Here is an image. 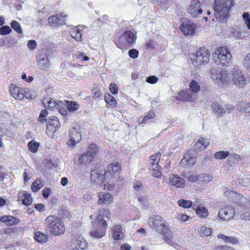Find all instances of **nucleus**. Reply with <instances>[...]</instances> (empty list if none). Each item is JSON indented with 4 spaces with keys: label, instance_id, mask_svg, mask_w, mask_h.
<instances>
[{
    "label": "nucleus",
    "instance_id": "1",
    "mask_svg": "<svg viewBox=\"0 0 250 250\" xmlns=\"http://www.w3.org/2000/svg\"><path fill=\"white\" fill-rule=\"evenodd\" d=\"M121 169V165L118 162L110 164L106 171L103 167H95L91 171V182L93 184L101 186L104 181L109 180L113 176L119 175Z\"/></svg>",
    "mask_w": 250,
    "mask_h": 250
},
{
    "label": "nucleus",
    "instance_id": "30",
    "mask_svg": "<svg viewBox=\"0 0 250 250\" xmlns=\"http://www.w3.org/2000/svg\"><path fill=\"white\" fill-rule=\"evenodd\" d=\"M124 37L128 44H132L135 42L136 38L131 31H125L124 34Z\"/></svg>",
    "mask_w": 250,
    "mask_h": 250
},
{
    "label": "nucleus",
    "instance_id": "9",
    "mask_svg": "<svg viewBox=\"0 0 250 250\" xmlns=\"http://www.w3.org/2000/svg\"><path fill=\"white\" fill-rule=\"evenodd\" d=\"M69 140L67 143V145L71 148H73L82 139V135L80 129L79 127H72L69 132Z\"/></svg>",
    "mask_w": 250,
    "mask_h": 250
},
{
    "label": "nucleus",
    "instance_id": "33",
    "mask_svg": "<svg viewBox=\"0 0 250 250\" xmlns=\"http://www.w3.org/2000/svg\"><path fill=\"white\" fill-rule=\"evenodd\" d=\"M43 103L45 106H47L49 108H54L56 107L58 108L59 107V105L58 103H57L55 100L52 99H45L43 101Z\"/></svg>",
    "mask_w": 250,
    "mask_h": 250
},
{
    "label": "nucleus",
    "instance_id": "4",
    "mask_svg": "<svg viewBox=\"0 0 250 250\" xmlns=\"http://www.w3.org/2000/svg\"><path fill=\"white\" fill-rule=\"evenodd\" d=\"M210 58V54L208 49L201 47L197 50L195 54L192 58L193 64L196 67L200 68L207 64Z\"/></svg>",
    "mask_w": 250,
    "mask_h": 250
},
{
    "label": "nucleus",
    "instance_id": "28",
    "mask_svg": "<svg viewBox=\"0 0 250 250\" xmlns=\"http://www.w3.org/2000/svg\"><path fill=\"white\" fill-rule=\"evenodd\" d=\"M224 195L226 197H227L228 199L232 200L235 203H236L238 200L240 194L233 191L228 190L225 191Z\"/></svg>",
    "mask_w": 250,
    "mask_h": 250
},
{
    "label": "nucleus",
    "instance_id": "55",
    "mask_svg": "<svg viewBox=\"0 0 250 250\" xmlns=\"http://www.w3.org/2000/svg\"><path fill=\"white\" fill-rule=\"evenodd\" d=\"M160 167L159 165V167L157 168H153L150 167V168L152 171V175L156 178H158L161 176V172L159 171Z\"/></svg>",
    "mask_w": 250,
    "mask_h": 250
},
{
    "label": "nucleus",
    "instance_id": "5",
    "mask_svg": "<svg viewBox=\"0 0 250 250\" xmlns=\"http://www.w3.org/2000/svg\"><path fill=\"white\" fill-rule=\"evenodd\" d=\"M211 71L212 79L220 87H222L225 83L231 81V75H229L226 71H222L218 67L213 66Z\"/></svg>",
    "mask_w": 250,
    "mask_h": 250
},
{
    "label": "nucleus",
    "instance_id": "18",
    "mask_svg": "<svg viewBox=\"0 0 250 250\" xmlns=\"http://www.w3.org/2000/svg\"><path fill=\"white\" fill-rule=\"evenodd\" d=\"M111 233L114 240H122L125 236L123 227L120 225H117L113 227L111 230Z\"/></svg>",
    "mask_w": 250,
    "mask_h": 250
},
{
    "label": "nucleus",
    "instance_id": "44",
    "mask_svg": "<svg viewBox=\"0 0 250 250\" xmlns=\"http://www.w3.org/2000/svg\"><path fill=\"white\" fill-rule=\"evenodd\" d=\"M48 23L51 26H56L59 24L58 19H57V15H53L50 16L48 19Z\"/></svg>",
    "mask_w": 250,
    "mask_h": 250
},
{
    "label": "nucleus",
    "instance_id": "31",
    "mask_svg": "<svg viewBox=\"0 0 250 250\" xmlns=\"http://www.w3.org/2000/svg\"><path fill=\"white\" fill-rule=\"evenodd\" d=\"M189 91L193 93H198L201 89L200 85L198 83L192 80L189 85Z\"/></svg>",
    "mask_w": 250,
    "mask_h": 250
},
{
    "label": "nucleus",
    "instance_id": "39",
    "mask_svg": "<svg viewBox=\"0 0 250 250\" xmlns=\"http://www.w3.org/2000/svg\"><path fill=\"white\" fill-rule=\"evenodd\" d=\"M99 151V147L95 144H91L88 147L87 153L93 156V158Z\"/></svg>",
    "mask_w": 250,
    "mask_h": 250
},
{
    "label": "nucleus",
    "instance_id": "15",
    "mask_svg": "<svg viewBox=\"0 0 250 250\" xmlns=\"http://www.w3.org/2000/svg\"><path fill=\"white\" fill-rule=\"evenodd\" d=\"M10 92L12 96L16 100H21L24 97V91L16 84H12L10 86Z\"/></svg>",
    "mask_w": 250,
    "mask_h": 250
},
{
    "label": "nucleus",
    "instance_id": "51",
    "mask_svg": "<svg viewBox=\"0 0 250 250\" xmlns=\"http://www.w3.org/2000/svg\"><path fill=\"white\" fill-rule=\"evenodd\" d=\"M248 202L249 200H248L245 197L240 194L238 200L237 201L236 203L241 206H244Z\"/></svg>",
    "mask_w": 250,
    "mask_h": 250
},
{
    "label": "nucleus",
    "instance_id": "16",
    "mask_svg": "<svg viewBox=\"0 0 250 250\" xmlns=\"http://www.w3.org/2000/svg\"><path fill=\"white\" fill-rule=\"evenodd\" d=\"M47 121L46 130L47 132H52L54 133L59 128L60 123L56 117L53 118H48L45 120Z\"/></svg>",
    "mask_w": 250,
    "mask_h": 250
},
{
    "label": "nucleus",
    "instance_id": "59",
    "mask_svg": "<svg viewBox=\"0 0 250 250\" xmlns=\"http://www.w3.org/2000/svg\"><path fill=\"white\" fill-rule=\"evenodd\" d=\"M155 116L154 113L153 112H148L147 115H146L142 120L143 122H145L146 124L147 123V121L149 119H153Z\"/></svg>",
    "mask_w": 250,
    "mask_h": 250
},
{
    "label": "nucleus",
    "instance_id": "42",
    "mask_svg": "<svg viewBox=\"0 0 250 250\" xmlns=\"http://www.w3.org/2000/svg\"><path fill=\"white\" fill-rule=\"evenodd\" d=\"M146 50H153L155 48V41L152 39H149L146 41L144 46Z\"/></svg>",
    "mask_w": 250,
    "mask_h": 250
},
{
    "label": "nucleus",
    "instance_id": "6",
    "mask_svg": "<svg viewBox=\"0 0 250 250\" xmlns=\"http://www.w3.org/2000/svg\"><path fill=\"white\" fill-rule=\"evenodd\" d=\"M214 55L217 56L219 61V63L221 65L227 66L229 64V62L232 58L231 54L228 51L227 47H220L215 51Z\"/></svg>",
    "mask_w": 250,
    "mask_h": 250
},
{
    "label": "nucleus",
    "instance_id": "64",
    "mask_svg": "<svg viewBox=\"0 0 250 250\" xmlns=\"http://www.w3.org/2000/svg\"><path fill=\"white\" fill-rule=\"evenodd\" d=\"M51 193V190L50 188H45L42 190V195L44 198L48 197Z\"/></svg>",
    "mask_w": 250,
    "mask_h": 250
},
{
    "label": "nucleus",
    "instance_id": "21",
    "mask_svg": "<svg viewBox=\"0 0 250 250\" xmlns=\"http://www.w3.org/2000/svg\"><path fill=\"white\" fill-rule=\"evenodd\" d=\"M0 220L7 226L16 225L20 222L19 219L12 216H3L0 218Z\"/></svg>",
    "mask_w": 250,
    "mask_h": 250
},
{
    "label": "nucleus",
    "instance_id": "60",
    "mask_svg": "<svg viewBox=\"0 0 250 250\" xmlns=\"http://www.w3.org/2000/svg\"><path fill=\"white\" fill-rule=\"evenodd\" d=\"M158 81V78L155 76H151L148 77L146 81L150 83L154 84L156 83Z\"/></svg>",
    "mask_w": 250,
    "mask_h": 250
},
{
    "label": "nucleus",
    "instance_id": "12",
    "mask_svg": "<svg viewBox=\"0 0 250 250\" xmlns=\"http://www.w3.org/2000/svg\"><path fill=\"white\" fill-rule=\"evenodd\" d=\"M148 223L151 228L155 229L157 232L161 231L167 225L166 221L159 216L150 218Z\"/></svg>",
    "mask_w": 250,
    "mask_h": 250
},
{
    "label": "nucleus",
    "instance_id": "24",
    "mask_svg": "<svg viewBox=\"0 0 250 250\" xmlns=\"http://www.w3.org/2000/svg\"><path fill=\"white\" fill-rule=\"evenodd\" d=\"M161 234H162L165 237V240L167 244H170L172 242L171 238L172 236V232L170 230L168 226L167 225L164 229L160 231Z\"/></svg>",
    "mask_w": 250,
    "mask_h": 250
},
{
    "label": "nucleus",
    "instance_id": "23",
    "mask_svg": "<svg viewBox=\"0 0 250 250\" xmlns=\"http://www.w3.org/2000/svg\"><path fill=\"white\" fill-rule=\"evenodd\" d=\"M209 142L204 138H200L194 145L196 151H201L205 149L209 145Z\"/></svg>",
    "mask_w": 250,
    "mask_h": 250
},
{
    "label": "nucleus",
    "instance_id": "48",
    "mask_svg": "<svg viewBox=\"0 0 250 250\" xmlns=\"http://www.w3.org/2000/svg\"><path fill=\"white\" fill-rule=\"evenodd\" d=\"M96 221L103 227H105L107 226L104 218L103 217L101 213H100L97 217Z\"/></svg>",
    "mask_w": 250,
    "mask_h": 250
},
{
    "label": "nucleus",
    "instance_id": "26",
    "mask_svg": "<svg viewBox=\"0 0 250 250\" xmlns=\"http://www.w3.org/2000/svg\"><path fill=\"white\" fill-rule=\"evenodd\" d=\"M70 35L77 42H81L82 40V34L79 26L72 28L70 30Z\"/></svg>",
    "mask_w": 250,
    "mask_h": 250
},
{
    "label": "nucleus",
    "instance_id": "13",
    "mask_svg": "<svg viewBox=\"0 0 250 250\" xmlns=\"http://www.w3.org/2000/svg\"><path fill=\"white\" fill-rule=\"evenodd\" d=\"M234 209L231 206H227L224 208L220 209L218 212V217L225 221H228L234 215Z\"/></svg>",
    "mask_w": 250,
    "mask_h": 250
},
{
    "label": "nucleus",
    "instance_id": "52",
    "mask_svg": "<svg viewBox=\"0 0 250 250\" xmlns=\"http://www.w3.org/2000/svg\"><path fill=\"white\" fill-rule=\"evenodd\" d=\"M225 242L232 243L233 245H237L239 241L235 237L227 236Z\"/></svg>",
    "mask_w": 250,
    "mask_h": 250
},
{
    "label": "nucleus",
    "instance_id": "49",
    "mask_svg": "<svg viewBox=\"0 0 250 250\" xmlns=\"http://www.w3.org/2000/svg\"><path fill=\"white\" fill-rule=\"evenodd\" d=\"M12 31L9 26H3L0 28V34L1 35H7Z\"/></svg>",
    "mask_w": 250,
    "mask_h": 250
},
{
    "label": "nucleus",
    "instance_id": "40",
    "mask_svg": "<svg viewBox=\"0 0 250 250\" xmlns=\"http://www.w3.org/2000/svg\"><path fill=\"white\" fill-rule=\"evenodd\" d=\"M178 204L179 206L184 208H188L192 207L193 204L190 200L180 199L178 201Z\"/></svg>",
    "mask_w": 250,
    "mask_h": 250
},
{
    "label": "nucleus",
    "instance_id": "62",
    "mask_svg": "<svg viewBox=\"0 0 250 250\" xmlns=\"http://www.w3.org/2000/svg\"><path fill=\"white\" fill-rule=\"evenodd\" d=\"M109 90L112 94H115L118 92V87L115 83H111L109 86Z\"/></svg>",
    "mask_w": 250,
    "mask_h": 250
},
{
    "label": "nucleus",
    "instance_id": "19",
    "mask_svg": "<svg viewBox=\"0 0 250 250\" xmlns=\"http://www.w3.org/2000/svg\"><path fill=\"white\" fill-rule=\"evenodd\" d=\"M99 205H103L110 203L112 200V195L108 192H100L98 194Z\"/></svg>",
    "mask_w": 250,
    "mask_h": 250
},
{
    "label": "nucleus",
    "instance_id": "2",
    "mask_svg": "<svg viewBox=\"0 0 250 250\" xmlns=\"http://www.w3.org/2000/svg\"><path fill=\"white\" fill-rule=\"evenodd\" d=\"M233 0H215L214 4V15L217 19L222 21L228 16Z\"/></svg>",
    "mask_w": 250,
    "mask_h": 250
},
{
    "label": "nucleus",
    "instance_id": "20",
    "mask_svg": "<svg viewBox=\"0 0 250 250\" xmlns=\"http://www.w3.org/2000/svg\"><path fill=\"white\" fill-rule=\"evenodd\" d=\"M18 196L22 203L25 206H29L32 202V198L30 194L27 193L25 191H21L18 193Z\"/></svg>",
    "mask_w": 250,
    "mask_h": 250
},
{
    "label": "nucleus",
    "instance_id": "47",
    "mask_svg": "<svg viewBox=\"0 0 250 250\" xmlns=\"http://www.w3.org/2000/svg\"><path fill=\"white\" fill-rule=\"evenodd\" d=\"M106 181H104L103 183L101 184V185L100 186L104 187V190H112L115 188V185L113 184H109L108 182H106V184H105V182ZM98 186H100L99 185H97Z\"/></svg>",
    "mask_w": 250,
    "mask_h": 250
},
{
    "label": "nucleus",
    "instance_id": "41",
    "mask_svg": "<svg viewBox=\"0 0 250 250\" xmlns=\"http://www.w3.org/2000/svg\"><path fill=\"white\" fill-rule=\"evenodd\" d=\"M28 148L30 151L33 152H36L39 146V144L35 141H31L28 143Z\"/></svg>",
    "mask_w": 250,
    "mask_h": 250
},
{
    "label": "nucleus",
    "instance_id": "57",
    "mask_svg": "<svg viewBox=\"0 0 250 250\" xmlns=\"http://www.w3.org/2000/svg\"><path fill=\"white\" fill-rule=\"evenodd\" d=\"M48 112L46 109L42 110L40 113V116L39 118V120L42 123H43L45 120L44 118L46 117L47 115Z\"/></svg>",
    "mask_w": 250,
    "mask_h": 250
},
{
    "label": "nucleus",
    "instance_id": "27",
    "mask_svg": "<svg viewBox=\"0 0 250 250\" xmlns=\"http://www.w3.org/2000/svg\"><path fill=\"white\" fill-rule=\"evenodd\" d=\"M161 154L160 152H158L150 157V167L153 168H157L159 167V162L160 160Z\"/></svg>",
    "mask_w": 250,
    "mask_h": 250
},
{
    "label": "nucleus",
    "instance_id": "3",
    "mask_svg": "<svg viewBox=\"0 0 250 250\" xmlns=\"http://www.w3.org/2000/svg\"><path fill=\"white\" fill-rule=\"evenodd\" d=\"M44 225L49 231L54 235L63 234L65 230L62 222L55 216H48L45 220Z\"/></svg>",
    "mask_w": 250,
    "mask_h": 250
},
{
    "label": "nucleus",
    "instance_id": "22",
    "mask_svg": "<svg viewBox=\"0 0 250 250\" xmlns=\"http://www.w3.org/2000/svg\"><path fill=\"white\" fill-rule=\"evenodd\" d=\"M93 160V156L87 152L80 156L78 163L80 165H86L91 162Z\"/></svg>",
    "mask_w": 250,
    "mask_h": 250
},
{
    "label": "nucleus",
    "instance_id": "17",
    "mask_svg": "<svg viewBox=\"0 0 250 250\" xmlns=\"http://www.w3.org/2000/svg\"><path fill=\"white\" fill-rule=\"evenodd\" d=\"M169 183L177 188H184L185 180L177 175L172 174L169 177Z\"/></svg>",
    "mask_w": 250,
    "mask_h": 250
},
{
    "label": "nucleus",
    "instance_id": "53",
    "mask_svg": "<svg viewBox=\"0 0 250 250\" xmlns=\"http://www.w3.org/2000/svg\"><path fill=\"white\" fill-rule=\"evenodd\" d=\"M186 91L185 90L180 91L178 92L177 96H176V98L178 100L181 101H186Z\"/></svg>",
    "mask_w": 250,
    "mask_h": 250
},
{
    "label": "nucleus",
    "instance_id": "63",
    "mask_svg": "<svg viewBox=\"0 0 250 250\" xmlns=\"http://www.w3.org/2000/svg\"><path fill=\"white\" fill-rule=\"evenodd\" d=\"M28 47L31 49H34L37 46L36 42L34 40H30L27 43Z\"/></svg>",
    "mask_w": 250,
    "mask_h": 250
},
{
    "label": "nucleus",
    "instance_id": "8",
    "mask_svg": "<svg viewBox=\"0 0 250 250\" xmlns=\"http://www.w3.org/2000/svg\"><path fill=\"white\" fill-rule=\"evenodd\" d=\"M210 107L213 112L219 117L222 116L223 114H229L234 109L232 105L226 104L222 106L217 102L212 103Z\"/></svg>",
    "mask_w": 250,
    "mask_h": 250
},
{
    "label": "nucleus",
    "instance_id": "56",
    "mask_svg": "<svg viewBox=\"0 0 250 250\" xmlns=\"http://www.w3.org/2000/svg\"><path fill=\"white\" fill-rule=\"evenodd\" d=\"M138 54V51L135 49H132L128 51L129 56L133 59H135L137 58Z\"/></svg>",
    "mask_w": 250,
    "mask_h": 250
},
{
    "label": "nucleus",
    "instance_id": "54",
    "mask_svg": "<svg viewBox=\"0 0 250 250\" xmlns=\"http://www.w3.org/2000/svg\"><path fill=\"white\" fill-rule=\"evenodd\" d=\"M243 18L248 28L250 29V18L248 13H244L243 15Z\"/></svg>",
    "mask_w": 250,
    "mask_h": 250
},
{
    "label": "nucleus",
    "instance_id": "45",
    "mask_svg": "<svg viewBox=\"0 0 250 250\" xmlns=\"http://www.w3.org/2000/svg\"><path fill=\"white\" fill-rule=\"evenodd\" d=\"M79 105L75 102L67 101V107L70 111H74L78 109Z\"/></svg>",
    "mask_w": 250,
    "mask_h": 250
},
{
    "label": "nucleus",
    "instance_id": "35",
    "mask_svg": "<svg viewBox=\"0 0 250 250\" xmlns=\"http://www.w3.org/2000/svg\"><path fill=\"white\" fill-rule=\"evenodd\" d=\"M34 238L38 242L44 243L47 241V236L40 232H37L35 234Z\"/></svg>",
    "mask_w": 250,
    "mask_h": 250
},
{
    "label": "nucleus",
    "instance_id": "14",
    "mask_svg": "<svg viewBox=\"0 0 250 250\" xmlns=\"http://www.w3.org/2000/svg\"><path fill=\"white\" fill-rule=\"evenodd\" d=\"M38 66L42 70H47L50 68V63L48 56L45 54L40 53L37 56Z\"/></svg>",
    "mask_w": 250,
    "mask_h": 250
},
{
    "label": "nucleus",
    "instance_id": "50",
    "mask_svg": "<svg viewBox=\"0 0 250 250\" xmlns=\"http://www.w3.org/2000/svg\"><path fill=\"white\" fill-rule=\"evenodd\" d=\"M243 64L246 68H250V53L247 54L243 60Z\"/></svg>",
    "mask_w": 250,
    "mask_h": 250
},
{
    "label": "nucleus",
    "instance_id": "36",
    "mask_svg": "<svg viewBox=\"0 0 250 250\" xmlns=\"http://www.w3.org/2000/svg\"><path fill=\"white\" fill-rule=\"evenodd\" d=\"M229 155V152L228 151H219L214 154V157L217 160L225 159Z\"/></svg>",
    "mask_w": 250,
    "mask_h": 250
},
{
    "label": "nucleus",
    "instance_id": "11",
    "mask_svg": "<svg viewBox=\"0 0 250 250\" xmlns=\"http://www.w3.org/2000/svg\"><path fill=\"white\" fill-rule=\"evenodd\" d=\"M231 81H234V83L241 87L244 86L247 83V80L241 70L234 68L232 71Z\"/></svg>",
    "mask_w": 250,
    "mask_h": 250
},
{
    "label": "nucleus",
    "instance_id": "10",
    "mask_svg": "<svg viewBox=\"0 0 250 250\" xmlns=\"http://www.w3.org/2000/svg\"><path fill=\"white\" fill-rule=\"evenodd\" d=\"M180 29L185 36H192L196 28V24L187 19L182 21V23L179 27Z\"/></svg>",
    "mask_w": 250,
    "mask_h": 250
},
{
    "label": "nucleus",
    "instance_id": "43",
    "mask_svg": "<svg viewBox=\"0 0 250 250\" xmlns=\"http://www.w3.org/2000/svg\"><path fill=\"white\" fill-rule=\"evenodd\" d=\"M239 111L243 113H250V104L241 103Z\"/></svg>",
    "mask_w": 250,
    "mask_h": 250
},
{
    "label": "nucleus",
    "instance_id": "29",
    "mask_svg": "<svg viewBox=\"0 0 250 250\" xmlns=\"http://www.w3.org/2000/svg\"><path fill=\"white\" fill-rule=\"evenodd\" d=\"M105 234V231L101 229H92L90 232L91 237L98 239L103 237Z\"/></svg>",
    "mask_w": 250,
    "mask_h": 250
},
{
    "label": "nucleus",
    "instance_id": "34",
    "mask_svg": "<svg viewBox=\"0 0 250 250\" xmlns=\"http://www.w3.org/2000/svg\"><path fill=\"white\" fill-rule=\"evenodd\" d=\"M192 153L191 150H188L187 152L185 153L184 156V158L182 159L183 162H186L188 164H194L195 161L194 159L192 158L191 157V155Z\"/></svg>",
    "mask_w": 250,
    "mask_h": 250
},
{
    "label": "nucleus",
    "instance_id": "61",
    "mask_svg": "<svg viewBox=\"0 0 250 250\" xmlns=\"http://www.w3.org/2000/svg\"><path fill=\"white\" fill-rule=\"evenodd\" d=\"M57 15V19H58L59 21V24L61 25L63 24H65V20L64 19V18L66 17L67 15H63L62 14Z\"/></svg>",
    "mask_w": 250,
    "mask_h": 250
},
{
    "label": "nucleus",
    "instance_id": "25",
    "mask_svg": "<svg viewBox=\"0 0 250 250\" xmlns=\"http://www.w3.org/2000/svg\"><path fill=\"white\" fill-rule=\"evenodd\" d=\"M192 208L195 209L196 214L200 217L205 218L208 215V209L204 207L200 206L197 207L195 204H193Z\"/></svg>",
    "mask_w": 250,
    "mask_h": 250
},
{
    "label": "nucleus",
    "instance_id": "37",
    "mask_svg": "<svg viewBox=\"0 0 250 250\" xmlns=\"http://www.w3.org/2000/svg\"><path fill=\"white\" fill-rule=\"evenodd\" d=\"M198 232L201 237L208 236L211 234V229L209 228L202 226L200 228Z\"/></svg>",
    "mask_w": 250,
    "mask_h": 250
},
{
    "label": "nucleus",
    "instance_id": "32",
    "mask_svg": "<svg viewBox=\"0 0 250 250\" xmlns=\"http://www.w3.org/2000/svg\"><path fill=\"white\" fill-rule=\"evenodd\" d=\"M44 186L43 182L40 179L35 180L31 186V189L33 192H36Z\"/></svg>",
    "mask_w": 250,
    "mask_h": 250
},
{
    "label": "nucleus",
    "instance_id": "38",
    "mask_svg": "<svg viewBox=\"0 0 250 250\" xmlns=\"http://www.w3.org/2000/svg\"><path fill=\"white\" fill-rule=\"evenodd\" d=\"M104 100L106 103L111 105L112 107H115L116 106L117 104V101L110 94H108L105 95Z\"/></svg>",
    "mask_w": 250,
    "mask_h": 250
},
{
    "label": "nucleus",
    "instance_id": "7",
    "mask_svg": "<svg viewBox=\"0 0 250 250\" xmlns=\"http://www.w3.org/2000/svg\"><path fill=\"white\" fill-rule=\"evenodd\" d=\"M203 4L204 0H191L187 11L193 17H199L203 12Z\"/></svg>",
    "mask_w": 250,
    "mask_h": 250
},
{
    "label": "nucleus",
    "instance_id": "58",
    "mask_svg": "<svg viewBox=\"0 0 250 250\" xmlns=\"http://www.w3.org/2000/svg\"><path fill=\"white\" fill-rule=\"evenodd\" d=\"M199 178V176L196 174H192L187 177V180L189 182H196Z\"/></svg>",
    "mask_w": 250,
    "mask_h": 250
},
{
    "label": "nucleus",
    "instance_id": "46",
    "mask_svg": "<svg viewBox=\"0 0 250 250\" xmlns=\"http://www.w3.org/2000/svg\"><path fill=\"white\" fill-rule=\"evenodd\" d=\"M11 26L14 30L16 31L19 33H22V29L20 24L17 21H14L11 23Z\"/></svg>",
    "mask_w": 250,
    "mask_h": 250
}]
</instances>
